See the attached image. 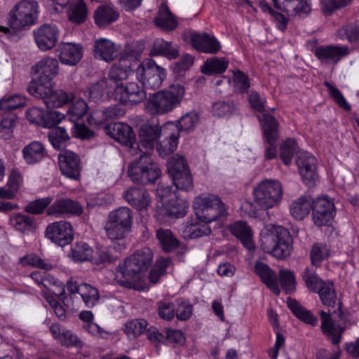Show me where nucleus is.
<instances>
[{
    "label": "nucleus",
    "mask_w": 359,
    "mask_h": 359,
    "mask_svg": "<svg viewBox=\"0 0 359 359\" xmlns=\"http://www.w3.org/2000/svg\"><path fill=\"white\" fill-rule=\"evenodd\" d=\"M58 163L62 175L72 180H79L81 176V160L79 156L70 150H65L58 155Z\"/></svg>",
    "instance_id": "6ab92c4d"
},
{
    "label": "nucleus",
    "mask_w": 359,
    "mask_h": 359,
    "mask_svg": "<svg viewBox=\"0 0 359 359\" xmlns=\"http://www.w3.org/2000/svg\"><path fill=\"white\" fill-rule=\"evenodd\" d=\"M46 236L53 243L63 247L69 244L74 238V230L70 222H55L47 226Z\"/></svg>",
    "instance_id": "dca6fc26"
},
{
    "label": "nucleus",
    "mask_w": 359,
    "mask_h": 359,
    "mask_svg": "<svg viewBox=\"0 0 359 359\" xmlns=\"http://www.w3.org/2000/svg\"><path fill=\"white\" fill-rule=\"evenodd\" d=\"M136 77L144 88H159L166 77L165 69L151 59L144 60L136 69Z\"/></svg>",
    "instance_id": "1a4fd4ad"
},
{
    "label": "nucleus",
    "mask_w": 359,
    "mask_h": 359,
    "mask_svg": "<svg viewBox=\"0 0 359 359\" xmlns=\"http://www.w3.org/2000/svg\"><path fill=\"white\" fill-rule=\"evenodd\" d=\"M126 110L118 104L111 105L104 109L94 110L88 120L90 125L100 126L106 121L118 119L125 115Z\"/></svg>",
    "instance_id": "bb28decb"
},
{
    "label": "nucleus",
    "mask_w": 359,
    "mask_h": 359,
    "mask_svg": "<svg viewBox=\"0 0 359 359\" xmlns=\"http://www.w3.org/2000/svg\"><path fill=\"white\" fill-rule=\"evenodd\" d=\"M168 172L177 189L189 191L194 189L192 175L184 158L173 157L168 163Z\"/></svg>",
    "instance_id": "9d476101"
},
{
    "label": "nucleus",
    "mask_w": 359,
    "mask_h": 359,
    "mask_svg": "<svg viewBox=\"0 0 359 359\" xmlns=\"http://www.w3.org/2000/svg\"><path fill=\"white\" fill-rule=\"evenodd\" d=\"M28 93L37 99H41L47 108H57L66 105L74 99V94L51 85L27 86Z\"/></svg>",
    "instance_id": "0eeeda50"
},
{
    "label": "nucleus",
    "mask_w": 359,
    "mask_h": 359,
    "mask_svg": "<svg viewBox=\"0 0 359 359\" xmlns=\"http://www.w3.org/2000/svg\"><path fill=\"white\" fill-rule=\"evenodd\" d=\"M311 210L312 221L318 227L330 226L336 213L334 201L327 196L313 200Z\"/></svg>",
    "instance_id": "ddd939ff"
},
{
    "label": "nucleus",
    "mask_w": 359,
    "mask_h": 359,
    "mask_svg": "<svg viewBox=\"0 0 359 359\" xmlns=\"http://www.w3.org/2000/svg\"><path fill=\"white\" fill-rule=\"evenodd\" d=\"M58 71V62L55 58L47 57L41 59L32 67L33 74L39 76L33 78L28 86L53 84V79L57 75Z\"/></svg>",
    "instance_id": "f8f14e48"
},
{
    "label": "nucleus",
    "mask_w": 359,
    "mask_h": 359,
    "mask_svg": "<svg viewBox=\"0 0 359 359\" xmlns=\"http://www.w3.org/2000/svg\"><path fill=\"white\" fill-rule=\"evenodd\" d=\"M161 172L151 156L142 153L130 164L128 175L130 180L143 185L154 183L161 176Z\"/></svg>",
    "instance_id": "20e7f679"
},
{
    "label": "nucleus",
    "mask_w": 359,
    "mask_h": 359,
    "mask_svg": "<svg viewBox=\"0 0 359 359\" xmlns=\"http://www.w3.org/2000/svg\"><path fill=\"white\" fill-rule=\"evenodd\" d=\"M349 53L347 46H320L316 47L314 54L322 62L327 64L337 63Z\"/></svg>",
    "instance_id": "b1692460"
},
{
    "label": "nucleus",
    "mask_w": 359,
    "mask_h": 359,
    "mask_svg": "<svg viewBox=\"0 0 359 359\" xmlns=\"http://www.w3.org/2000/svg\"><path fill=\"white\" fill-rule=\"evenodd\" d=\"M112 92L113 89L110 88L109 81L102 79L90 85L86 91V95L90 101L99 104L108 100Z\"/></svg>",
    "instance_id": "2f4dec72"
},
{
    "label": "nucleus",
    "mask_w": 359,
    "mask_h": 359,
    "mask_svg": "<svg viewBox=\"0 0 359 359\" xmlns=\"http://www.w3.org/2000/svg\"><path fill=\"white\" fill-rule=\"evenodd\" d=\"M263 250L278 259L289 257L292 250V239L289 231L280 226H273L261 233Z\"/></svg>",
    "instance_id": "7ed1b4c3"
},
{
    "label": "nucleus",
    "mask_w": 359,
    "mask_h": 359,
    "mask_svg": "<svg viewBox=\"0 0 359 359\" xmlns=\"http://www.w3.org/2000/svg\"><path fill=\"white\" fill-rule=\"evenodd\" d=\"M185 94V88L173 84L165 90L151 95L146 104L147 111L151 115H163L178 107Z\"/></svg>",
    "instance_id": "f03ea898"
},
{
    "label": "nucleus",
    "mask_w": 359,
    "mask_h": 359,
    "mask_svg": "<svg viewBox=\"0 0 359 359\" xmlns=\"http://www.w3.org/2000/svg\"><path fill=\"white\" fill-rule=\"evenodd\" d=\"M311 205V197L310 196H301L290 204V214L296 219L302 220L309 214Z\"/></svg>",
    "instance_id": "58836bf2"
},
{
    "label": "nucleus",
    "mask_w": 359,
    "mask_h": 359,
    "mask_svg": "<svg viewBox=\"0 0 359 359\" xmlns=\"http://www.w3.org/2000/svg\"><path fill=\"white\" fill-rule=\"evenodd\" d=\"M10 223L15 230L25 233L35 227L36 219L32 216L18 213L11 217Z\"/></svg>",
    "instance_id": "603ef678"
},
{
    "label": "nucleus",
    "mask_w": 359,
    "mask_h": 359,
    "mask_svg": "<svg viewBox=\"0 0 359 359\" xmlns=\"http://www.w3.org/2000/svg\"><path fill=\"white\" fill-rule=\"evenodd\" d=\"M155 25L163 31L175 30L179 25L177 18L174 15L166 5H161L156 17L154 20Z\"/></svg>",
    "instance_id": "f704fd0d"
},
{
    "label": "nucleus",
    "mask_w": 359,
    "mask_h": 359,
    "mask_svg": "<svg viewBox=\"0 0 359 359\" xmlns=\"http://www.w3.org/2000/svg\"><path fill=\"white\" fill-rule=\"evenodd\" d=\"M130 73V69L126 65H122L120 62L114 64L110 69L108 74V79L110 88L114 93V86L119 85L123 80L128 79Z\"/></svg>",
    "instance_id": "49530a36"
},
{
    "label": "nucleus",
    "mask_w": 359,
    "mask_h": 359,
    "mask_svg": "<svg viewBox=\"0 0 359 359\" xmlns=\"http://www.w3.org/2000/svg\"><path fill=\"white\" fill-rule=\"evenodd\" d=\"M107 220L130 230L133 222L132 211L127 207L118 208L109 212Z\"/></svg>",
    "instance_id": "a18cd8bd"
},
{
    "label": "nucleus",
    "mask_w": 359,
    "mask_h": 359,
    "mask_svg": "<svg viewBox=\"0 0 359 359\" xmlns=\"http://www.w3.org/2000/svg\"><path fill=\"white\" fill-rule=\"evenodd\" d=\"M118 50L119 46L109 39L99 38L94 41L93 55L96 59L111 62L117 57Z\"/></svg>",
    "instance_id": "393cba45"
},
{
    "label": "nucleus",
    "mask_w": 359,
    "mask_h": 359,
    "mask_svg": "<svg viewBox=\"0 0 359 359\" xmlns=\"http://www.w3.org/2000/svg\"><path fill=\"white\" fill-rule=\"evenodd\" d=\"M230 232L241 241L248 249L255 248L252 241V233L248 224L243 221H236L229 226Z\"/></svg>",
    "instance_id": "c9c22d12"
},
{
    "label": "nucleus",
    "mask_w": 359,
    "mask_h": 359,
    "mask_svg": "<svg viewBox=\"0 0 359 359\" xmlns=\"http://www.w3.org/2000/svg\"><path fill=\"white\" fill-rule=\"evenodd\" d=\"M170 123L161 127L157 119L152 118L142 123L138 128L139 142L142 147L148 149H153L158 140L165 133L167 126Z\"/></svg>",
    "instance_id": "4468645a"
},
{
    "label": "nucleus",
    "mask_w": 359,
    "mask_h": 359,
    "mask_svg": "<svg viewBox=\"0 0 359 359\" xmlns=\"http://www.w3.org/2000/svg\"><path fill=\"white\" fill-rule=\"evenodd\" d=\"M26 102V97L22 95H6L0 100V109L5 112L12 111L24 107Z\"/></svg>",
    "instance_id": "864d4df0"
},
{
    "label": "nucleus",
    "mask_w": 359,
    "mask_h": 359,
    "mask_svg": "<svg viewBox=\"0 0 359 359\" xmlns=\"http://www.w3.org/2000/svg\"><path fill=\"white\" fill-rule=\"evenodd\" d=\"M57 51L59 52L60 61L66 65H76L83 57V47L79 43H62Z\"/></svg>",
    "instance_id": "a878e982"
},
{
    "label": "nucleus",
    "mask_w": 359,
    "mask_h": 359,
    "mask_svg": "<svg viewBox=\"0 0 359 359\" xmlns=\"http://www.w3.org/2000/svg\"><path fill=\"white\" fill-rule=\"evenodd\" d=\"M22 153L25 161L29 165L36 164L48 156L44 144L39 141H32L25 145Z\"/></svg>",
    "instance_id": "c85d7f7f"
},
{
    "label": "nucleus",
    "mask_w": 359,
    "mask_h": 359,
    "mask_svg": "<svg viewBox=\"0 0 359 359\" xmlns=\"http://www.w3.org/2000/svg\"><path fill=\"white\" fill-rule=\"evenodd\" d=\"M114 95L116 100L125 105H137L147 98L145 88L142 83L121 82L114 86Z\"/></svg>",
    "instance_id": "9b49d317"
},
{
    "label": "nucleus",
    "mask_w": 359,
    "mask_h": 359,
    "mask_svg": "<svg viewBox=\"0 0 359 359\" xmlns=\"http://www.w3.org/2000/svg\"><path fill=\"white\" fill-rule=\"evenodd\" d=\"M80 295L87 307L95 306L100 299L98 290L89 284H81Z\"/></svg>",
    "instance_id": "052dcab7"
},
{
    "label": "nucleus",
    "mask_w": 359,
    "mask_h": 359,
    "mask_svg": "<svg viewBox=\"0 0 359 359\" xmlns=\"http://www.w3.org/2000/svg\"><path fill=\"white\" fill-rule=\"evenodd\" d=\"M188 208L189 203L185 200L170 199L165 205V213L170 217L181 218L187 214Z\"/></svg>",
    "instance_id": "3c124183"
},
{
    "label": "nucleus",
    "mask_w": 359,
    "mask_h": 359,
    "mask_svg": "<svg viewBox=\"0 0 359 359\" xmlns=\"http://www.w3.org/2000/svg\"><path fill=\"white\" fill-rule=\"evenodd\" d=\"M330 255V248L326 243H315L310 250V259L313 266L320 267L322 262Z\"/></svg>",
    "instance_id": "8fccbe9b"
},
{
    "label": "nucleus",
    "mask_w": 359,
    "mask_h": 359,
    "mask_svg": "<svg viewBox=\"0 0 359 359\" xmlns=\"http://www.w3.org/2000/svg\"><path fill=\"white\" fill-rule=\"evenodd\" d=\"M88 111L87 103L83 100H77L67 111L69 120L73 123L76 128V135L82 138L88 137L90 130L83 123H79V121L86 115Z\"/></svg>",
    "instance_id": "5701e85b"
},
{
    "label": "nucleus",
    "mask_w": 359,
    "mask_h": 359,
    "mask_svg": "<svg viewBox=\"0 0 359 359\" xmlns=\"http://www.w3.org/2000/svg\"><path fill=\"white\" fill-rule=\"evenodd\" d=\"M151 55L153 56L161 55L168 60H174L179 56L178 46L172 42L166 41L163 39H156L153 43Z\"/></svg>",
    "instance_id": "e433bc0d"
},
{
    "label": "nucleus",
    "mask_w": 359,
    "mask_h": 359,
    "mask_svg": "<svg viewBox=\"0 0 359 359\" xmlns=\"http://www.w3.org/2000/svg\"><path fill=\"white\" fill-rule=\"evenodd\" d=\"M182 236L184 239H195L205 236H208L211 233V229L208 223L194 222L183 223L179 229Z\"/></svg>",
    "instance_id": "72a5a7b5"
},
{
    "label": "nucleus",
    "mask_w": 359,
    "mask_h": 359,
    "mask_svg": "<svg viewBox=\"0 0 359 359\" xmlns=\"http://www.w3.org/2000/svg\"><path fill=\"white\" fill-rule=\"evenodd\" d=\"M287 303L291 312L298 319L313 327L318 324V318L311 311L302 306L297 300L288 298Z\"/></svg>",
    "instance_id": "4c0bfd02"
},
{
    "label": "nucleus",
    "mask_w": 359,
    "mask_h": 359,
    "mask_svg": "<svg viewBox=\"0 0 359 359\" xmlns=\"http://www.w3.org/2000/svg\"><path fill=\"white\" fill-rule=\"evenodd\" d=\"M59 33L58 28L53 24H43L33 31L37 46L43 51L50 50L56 45Z\"/></svg>",
    "instance_id": "a211bd4d"
},
{
    "label": "nucleus",
    "mask_w": 359,
    "mask_h": 359,
    "mask_svg": "<svg viewBox=\"0 0 359 359\" xmlns=\"http://www.w3.org/2000/svg\"><path fill=\"white\" fill-rule=\"evenodd\" d=\"M93 248L86 243H77L71 250L70 256L75 262H86L93 257Z\"/></svg>",
    "instance_id": "13d9d810"
},
{
    "label": "nucleus",
    "mask_w": 359,
    "mask_h": 359,
    "mask_svg": "<svg viewBox=\"0 0 359 359\" xmlns=\"http://www.w3.org/2000/svg\"><path fill=\"white\" fill-rule=\"evenodd\" d=\"M319 316L321 320L320 329L322 332L331 341L333 345H339L341 340L342 334L345 331V327L334 324L330 311L327 312L320 311Z\"/></svg>",
    "instance_id": "4be33fe9"
},
{
    "label": "nucleus",
    "mask_w": 359,
    "mask_h": 359,
    "mask_svg": "<svg viewBox=\"0 0 359 359\" xmlns=\"http://www.w3.org/2000/svg\"><path fill=\"white\" fill-rule=\"evenodd\" d=\"M316 292L318 294L320 299L324 306L334 307L337 304V292L332 281H325Z\"/></svg>",
    "instance_id": "09e8293b"
},
{
    "label": "nucleus",
    "mask_w": 359,
    "mask_h": 359,
    "mask_svg": "<svg viewBox=\"0 0 359 359\" xmlns=\"http://www.w3.org/2000/svg\"><path fill=\"white\" fill-rule=\"evenodd\" d=\"M302 279L307 288L313 292H316L325 282L318 276L312 266L305 268L302 273Z\"/></svg>",
    "instance_id": "bf43d9fd"
},
{
    "label": "nucleus",
    "mask_w": 359,
    "mask_h": 359,
    "mask_svg": "<svg viewBox=\"0 0 359 359\" xmlns=\"http://www.w3.org/2000/svg\"><path fill=\"white\" fill-rule=\"evenodd\" d=\"M297 149V143L294 139L288 138L283 142L280 147V156L284 164L290 165Z\"/></svg>",
    "instance_id": "680f3d73"
},
{
    "label": "nucleus",
    "mask_w": 359,
    "mask_h": 359,
    "mask_svg": "<svg viewBox=\"0 0 359 359\" xmlns=\"http://www.w3.org/2000/svg\"><path fill=\"white\" fill-rule=\"evenodd\" d=\"M279 276L281 287L286 293H292L296 289L294 273L290 270H280Z\"/></svg>",
    "instance_id": "774afa93"
},
{
    "label": "nucleus",
    "mask_w": 359,
    "mask_h": 359,
    "mask_svg": "<svg viewBox=\"0 0 359 359\" xmlns=\"http://www.w3.org/2000/svg\"><path fill=\"white\" fill-rule=\"evenodd\" d=\"M165 130H167V129ZM163 136H165V137L163 140L159 139L156 146L159 155L165 158L172 154L177 149L179 135L165 131V133L161 137Z\"/></svg>",
    "instance_id": "a19ab883"
},
{
    "label": "nucleus",
    "mask_w": 359,
    "mask_h": 359,
    "mask_svg": "<svg viewBox=\"0 0 359 359\" xmlns=\"http://www.w3.org/2000/svg\"><path fill=\"white\" fill-rule=\"evenodd\" d=\"M156 238L165 252H172L180 246V241L170 229L163 228L158 229L156 231Z\"/></svg>",
    "instance_id": "de8ad7c7"
},
{
    "label": "nucleus",
    "mask_w": 359,
    "mask_h": 359,
    "mask_svg": "<svg viewBox=\"0 0 359 359\" xmlns=\"http://www.w3.org/2000/svg\"><path fill=\"white\" fill-rule=\"evenodd\" d=\"M83 212L81 205L69 198H57L48 208L46 214L55 217L79 216Z\"/></svg>",
    "instance_id": "f3484780"
},
{
    "label": "nucleus",
    "mask_w": 359,
    "mask_h": 359,
    "mask_svg": "<svg viewBox=\"0 0 359 359\" xmlns=\"http://www.w3.org/2000/svg\"><path fill=\"white\" fill-rule=\"evenodd\" d=\"M283 195L282 184L278 180L265 179L253 189V203L262 210H268L280 204Z\"/></svg>",
    "instance_id": "39448f33"
},
{
    "label": "nucleus",
    "mask_w": 359,
    "mask_h": 359,
    "mask_svg": "<svg viewBox=\"0 0 359 359\" xmlns=\"http://www.w3.org/2000/svg\"><path fill=\"white\" fill-rule=\"evenodd\" d=\"M281 11L291 16L306 15L311 11L310 0H284Z\"/></svg>",
    "instance_id": "79ce46f5"
},
{
    "label": "nucleus",
    "mask_w": 359,
    "mask_h": 359,
    "mask_svg": "<svg viewBox=\"0 0 359 359\" xmlns=\"http://www.w3.org/2000/svg\"><path fill=\"white\" fill-rule=\"evenodd\" d=\"M254 271L269 289L276 295L280 294L277 275L269 265L262 262H257L254 266Z\"/></svg>",
    "instance_id": "c756f323"
},
{
    "label": "nucleus",
    "mask_w": 359,
    "mask_h": 359,
    "mask_svg": "<svg viewBox=\"0 0 359 359\" xmlns=\"http://www.w3.org/2000/svg\"><path fill=\"white\" fill-rule=\"evenodd\" d=\"M104 231L106 235L111 241H120L121 243H118V247L114 246V248L116 250H122L126 248V244L123 242V239L125 238L130 231L123 226L118 225L111 222L107 220L104 225Z\"/></svg>",
    "instance_id": "ea45409f"
},
{
    "label": "nucleus",
    "mask_w": 359,
    "mask_h": 359,
    "mask_svg": "<svg viewBox=\"0 0 359 359\" xmlns=\"http://www.w3.org/2000/svg\"><path fill=\"white\" fill-rule=\"evenodd\" d=\"M194 208L198 219L210 223L223 217L226 212L224 203L214 194H202L195 198Z\"/></svg>",
    "instance_id": "423d86ee"
},
{
    "label": "nucleus",
    "mask_w": 359,
    "mask_h": 359,
    "mask_svg": "<svg viewBox=\"0 0 359 359\" xmlns=\"http://www.w3.org/2000/svg\"><path fill=\"white\" fill-rule=\"evenodd\" d=\"M39 5L34 0H22L18 2L9 13V25L15 29L31 26L36 22Z\"/></svg>",
    "instance_id": "6e6552de"
},
{
    "label": "nucleus",
    "mask_w": 359,
    "mask_h": 359,
    "mask_svg": "<svg viewBox=\"0 0 359 359\" xmlns=\"http://www.w3.org/2000/svg\"><path fill=\"white\" fill-rule=\"evenodd\" d=\"M296 164L304 184L309 187H313L318 180L316 157L307 151L300 152L297 154Z\"/></svg>",
    "instance_id": "2eb2a0df"
},
{
    "label": "nucleus",
    "mask_w": 359,
    "mask_h": 359,
    "mask_svg": "<svg viewBox=\"0 0 359 359\" xmlns=\"http://www.w3.org/2000/svg\"><path fill=\"white\" fill-rule=\"evenodd\" d=\"M20 263L22 266L30 265L46 271L53 269V265L46 262L43 259L35 254L27 255L20 259Z\"/></svg>",
    "instance_id": "338daca9"
},
{
    "label": "nucleus",
    "mask_w": 359,
    "mask_h": 359,
    "mask_svg": "<svg viewBox=\"0 0 359 359\" xmlns=\"http://www.w3.org/2000/svg\"><path fill=\"white\" fill-rule=\"evenodd\" d=\"M119 13L108 5L100 6L95 12V21L99 27L109 25L118 19Z\"/></svg>",
    "instance_id": "37998d69"
},
{
    "label": "nucleus",
    "mask_w": 359,
    "mask_h": 359,
    "mask_svg": "<svg viewBox=\"0 0 359 359\" xmlns=\"http://www.w3.org/2000/svg\"><path fill=\"white\" fill-rule=\"evenodd\" d=\"M52 198L50 196L38 198L29 202L25 207V211L29 214L39 215L43 212L46 208L51 203Z\"/></svg>",
    "instance_id": "0e129e2a"
},
{
    "label": "nucleus",
    "mask_w": 359,
    "mask_h": 359,
    "mask_svg": "<svg viewBox=\"0 0 359 359\" xmlns=\"http://www.w3.org/2000/svg\"><path fill=\"white\" fill-rule=\"evenodd\" d=\"M127 202L137 210H146L151 204V198L144 188L132 187L123 193Z\"/></svg>",
    "instance_id": "cd10ccee"
},
{
    "label": "nucleus",
    "mask_w": 359,
    "mask_h": 359,
    "mask_svg": "<svg viewBox=\"0 0 359 359\" xmlns=\"http://www.w3.org/2000/svg\"><path fill=\"white\" fill-rule=\"evenodd\" d=\"M147 322L144 319H136L125 324L124 332L132 337L143 334L146 330Z\"/></svg>",
    "instance_id": "69168bd1"
},
{
    "label": "nucleus",
    "mask_w": 359,
    "mask_h": 359,
    "mask_svg": "<svg viewBox=\"0 0 359 359\" xmlns=\"http://www.w3.org/2000/svg\"><path fill=\"white\" fill-rule=\"evenodd\" d=\"M170 264L171 259L169 257H161L157 259L149 272L150 282L154 284L157 283L160 278L166 273V270Z\"/></svg>",
    "instance_id": "e2e57ef3"
},
{
    "label": "nucleus",
    "mask_w": 359,
    "mask_h": 359,
    "mask_svg": "<svg viewBox=\"0 0 359 359\" xmlns=\"http://www.w3.org/2000/svg\"><path fill=\"white\" fill-rule=\"evenodd\" d=\"M104 130L107 135L123 145L133 146L135 142V134L133 128L126 123H109L104 126Z\"/></svg>",
    "instance_id": "aec40b11"
},
{
    "label": "nucleus",
    "mask_w": 359,
    "mask_h": 359,
    "mask_svg": "<svg viewBox=\"0 0 359 359\" xmlns=\"http://www.w3.org/2000/svg\"><path fill=\"white\" fill-rule=\"evenodd\" d=\"M49 330L54 339L62 346H81L82 345L81 341L76 334L58 323H53Z\"/></svg>",
    "instance_id": "7c9ffc66"
},
{
    "label": "nucleus",
    "mask_w": 359,
    "mask_h": 359,
    "mask_svg": "<svg viewBox=\"0 0 359 359\" xmlns=\"http://www.w3.org/2000/svg\"><path fill=\"white\" fill-rule=\"evenodd\" d=\"M88 9L83 0H79L70 5L68 11V18L71 22L76 24L83 22L87 17Z\"/></svg>",
    "instance_id": "6e6d98bb"
},
{
    "label": "nucleus",
    "mask_w": 359,
    "mask_h": 359,
    "mask_svg": "<svg viewBox=\"0 0 359 359\" xmlns=\"http://www.w3.org/2000/svg\"><path fill=\"white\" fill-rule=\"evenodd\" d=\"M229 63L226 57H213L204 62L201 71L206 75L222 74L228 68Z\"/></svg>",
    "instance_id": "c03bdc74"
},
{
    "label": "nucleus",
    "mask_w": 359,
    "mask_h": 359,
    "mask_svg": "<svg viewBox=\"0 0 359 359\" xmlns=\"http://www.w3.org/2000/svg\"><path fill=\"white\" fill-rule=\"evenodd\" d=\"M199 122V115L192 111L183 115L177 121L176 128L179 133H188L193 130Z\"/></svg>",
    "instance_id": "4d7b16f0"
},
{
    "label": "nucleus",
    "mask_w": 359,
    "mask_h": 359,
    "mask_svg": "<svg viewBox=\"0 0 359 359\" xmlns=\"http://www.w3.org/2000/svg\"><path fill=\"white\" fill-rule=\"evenodd\" d=\"M154 259L152 250L147 247L136 250L120 263L116 269V279L119 285L128 288L140 290L139 280L151 266Z\"/></svg>",
    "instance_id": "f257e3e1"
},
{
    "label": "nucleus",
    "mask_w": 359,
    "mask_h": 359,
    "mask_svg": "<svg viewBox=\"0 0 359 359\" xmlns=\"http://www.w3.org/2000/svg\"><path fill=\"white\" fill-rule=\"evenodd\" d=\"M190 41L192 46L201 53L216 54L222 47L215 36L205 32H191Z\"/></svg>",
    "instance_id": "412c9836"
},
{
    "label": "nucleus",
    "mask_w": 359,
    "mask_h": 359,
    "mask_svg": "<svg viewBox=\"0 0 359 359\" xmlns=\"http://www.w3.org/2000/svg\"><path fill=\"white\" fill-rule=\"evenodd\" d=\"M257 118L262 128L264 141L278 140L279 123L276 118L269 113H264Z\"/></svg>",
    "instance_id": "473e14b6"
},
{
    "label": "nucleus",
    "mask_w": 359,
    "mask_h": 359,
    "mask_svg": "<svg viewBox=\"0 0 359 359\" xmlns=\"http://www.w3.org/2000/svg\"><path fill=\"white\" fill-rule=\"evenodd\" d=\"M70 137L64 127H56L48 133V140L53 147L57 150L64 149Z\"/></svg>",
    "instance_id": "5fc2aeb1"
}]
</instances>
